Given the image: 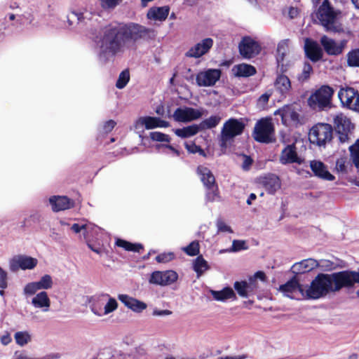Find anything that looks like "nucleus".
Returning <instances> with one entry per match:
<instances>
[{
    "mask_svg": "<svg viewBox=\"0 0 359 359\" xmlns=\"http://www.w3.org/2000/svg\"><path fill=\"white\" fill-rule=\"evenodd\" d=\"M93 15V11H89L87 8H81L77 11H72L68 15L67 19L69 25H72V20L76 18L78 23H86L87 20H90Z\"/></svg>",
    "mask_w": 359,
    "mask_h": 359,
    "instance_id": "obj_34",
    "label": "nucleus"
},
{
    "mask_svg": "<svg viewBox=\"0 0 359 359\" xmlns=\"http://www.w3.org/2000/svg\"><path fill=\"white\" fill-rule=\"evenodd\" d=\"M99 57L108 60L116 55L123 53L128 48L123 34L119 26L109 25L101 32L97 41Z\"/></svg>",
    "mask_w": 359,
    "mask_h": 359,
    "instance_id": "obj_1",
    "label": "nucleus"
},
{
    "mask_svg": "<svg viewBox=\"0 0 359 359\" xmlns=\"http://www.w3.org/2000/svg\"><path fill=\"white\" fill-rule=\"evenodd\" d=\"M8 273L0 266V288L6 289L8 287Z\"/></svg>",
    "mask_w": 359,
    "mask_h": 359,
    "instance_id": "obj_60",
    "label": "nucleus"
},
{
    "mask_svg": "<svg viewBox=\"0 0 359 359\" xmlns=\"http://www.w3.org/2000/svg\"><path fill=\"white\" fill-rule=\"evenodd\" d=\"M330 275L333 292L339 291L342 287H349L355 283L359 284V270L358 271H344ZM359 297V289L356 292Z\"/></svg>",
    "mask_w": 359,
    "mask_h": 359,
    "instance_id": "obj_6",
    "label": "nucleus"
},
{
    "mask_svg": "<svg viewBox=\"0 0 359 359\" xmlns=\"http://www.w3.org/2000/svg\"><path fill=\"white\" fill-rule=\"evenodd\" d=\"M15 343L20 346H24L32 341V335L28 331H19L15 333Z\"/></svg>",
    "mask_w": 359,
    "mask_h": 359,
    "instance_id": "obj_42",
    "label": "nucleus"
},
{
    "mask_svg": "<svg viewBox=\"0 0 359 359\" xmlns=\"http://www.w3.org/2000/svg\"><path fill=\"white\" fill-rule=\"evenodd\" d=\"M279 161L283 165L290 163L300 165L304 161L303 158L298 156L294 144L286 146L282 150Z\"/></svg>",
    "mask_w": 359,
    "mask_h": 359,
    "instance_id": "obj_24",
    "label": "nucleus"
},
{
    "mask_svg": "<svg viewBox=\"0 0 359 359\" xmlns=\"http://www.w3.org/2000/svg\"><path fill=\"white\" fill-rule=\"evenodd\" d=\"M318 266V263L316 259H306L293 264L292 270L294 273H304L316 269Z\"/></svg>",
    "mask_w": 359,
    "mask_h": 359,
    "instance_id": "obj_31",
    "label": "nucleus"
},
{
    "mask_svg": "<svg viewBox=\"0 0 359 359\" xmlns=\"http://www.w3.org/2000/svg\"><path fill=\"white\" fill-rule=\"evenodd\" d=\"M274 87L278 93L286 97L291 90L290 80L287 76L279 74L275 80Z\"/></svg>",
    "mask_w": 359,
    "mask_h": 359,
    "instance_id": "obj_30",
    "label": "nucleus"
},
{
    "mask_svg": "<svg viewBox=\"0 0 359 359\" xmlns=\"http://www.w3.org/2000/svg\"><path fill=\"white\" fill-rule=\"evenodd\" d=\"M272 95V90H269L262 94L257 101V106L259 109H264L268 104L270 97Z\"/></svg>",
    "mask_w": 359,
    "mask_h": 359,
    "instance_id": "obj_50",
    "label": "nucleus"
},
{
    "mask_svg": "<svg viewBox=\"0 0 359 359\" xmlns=\"http://www.w3.org/2000/svg\"><path fill=\"white\" fill-rule=\"evenodd\" d=\"M200 131L198 124H193L182 128L175 130V133L180 137L187 138L192 137Z\"/></svg>",
    "mask_w": 359,
    "mask_h": 359,
    "instance_id": "obj_38",
    "label": "nucleus"
},
{
    "mask_svg": "<svg viewBox=\"0 0 359 359\" xmlns=\"http://www.w3.org/2000/svg\"><path fill=\"white\" fill-rule=\"evenodd\" d=\"M149 135L151 139L154 141L165 142H169L170 141V138L168 135L161 132H151Z\"/></svg>",
    "mask_w": 359,
    "mask_h": 359,
    "instance_id": "obj_55",
    "label": "nucleus"
},
{
    "mask_svg": "<svg viewBox=\"0 0 359 359\" xmlns=\"http://www.w3.org/2000/svg\"><path fill=\"white\" fill-rule=\"evenodd\" d=\"M294 57L290 53V41H281L277 47L276 62L278 68L282 73L286 72L293 65Z\"/></svg>",
    "mask_w": 359,
    "mask_h": 359,
    "instance_id": "obj_10",
    "label": "nucleus"
},
{
    "mask_svg": "<svg viewBox=\"0 0 359 359\" xmlns=\"http://www.w3.org/2000/svg\"><path fill=\"white\" fill-rule=\"evenodd\" d=\"M347 62L349 66L359 67V48L348 53Z\"/></svg>",
    "mask_w": 359,
    "mask_h": 359,
    "instance_id": "obj_49",
    "label": "nucleus"
},
{
    "mask_svg": "<svg viewBox=\"0 0 359 359\" xmlns=\"http://www.w3.org/2000/svg\"><path fill=\"white\" fill-rule=\"evenodd\" d=\"M205 200L206 202H213L217 201L219 198L218 189L215 183L212 185V187L206 188Z\"/></svg>",
    "mask_w": 359,
    "mask_h": 359,
    "instance_id": "obj_48",
    "label": "nucleus"
},
{
    "mask_svg": "<svg viewBox=\"0 0 359 359\" xmlns=\"http://www.w3.org/2000/svg\"><path fill=\"white\" fill-rule=\"evenodd\" d=\"M274 128L269 119H261L254 129L253 136L256 141L264 143L271 142L273 140Z\"/></svg>",
    "mask_w": 359,
    "mask_h": 359,
    "instance_id": "obj_11",
    "label": "nucleus"
},
{
    "mask_svg": "<svg viewBox=\"0 0 359 359\" xmlns=\"http://www.w3.org/2000/svg\"><path fill=\"white\" fill-rule=\"evenodd\" d=\"M116 126V122L113 120L106 121L103 126L102 130L104 133H108L111 132Z\"/></svg>",
    "mask_w": 359,
    "mask_h": 359,
    "instance_id": "obj_63",
    "label": "nucleus"
},
{
    "mask_svg": "<svg viewBox=\"0 0 359 359\" xmlns=\"http://www.w3.org/2000/svg\"><path fill=\"white\" fill-rule=\"evenodd\" d=\"M130 73L128 69L121 72L118 76V80L116 83V87L118 89L123 88L129 82Z\"/></svg>",
    "mask_w": 359,
    "mask_h": 359,
    "instance_id": "obj_47",
    "label": "nucleus"
},
{
    "mask_svg": "<svg viewBox=\"0 0 359 359\" xmlns=\"http://www.w3.org/2000/svg\"><path fill=\"white\" fill-rule=\"evenodd\" d=\"M182 250L189 256H195L199 252V244L197 241H193L188 246L184 247Z\"/></svg>",
    "mask_w": 359,
    "mask_h": 359,
    "instance_id": "obj_51",
    "label": "nucleus"
},
{
    "mask_svg": "<svg viewBox=\"0 0 359 359\" xmlns=\"http://www.w3.org/2000/svg\"><path fill=\"white\" fill-rule=\"evenodd\" d=\"M221 116L219 115L211 116L198 124L200 131L206 129L215 128L221 121Z\"/></svg>",
    "mask_w": 359,
    "mask_h": 359,
    "instance_id": "obj_39",
    "label": "nucleus"
},
{
    "mask_svg": "<svg viewBox=\"0 0 359 359\" xmlns=\"http://www.w3.org/2000/svg\"><path fill=\"white\" fill-rule=\"evenodd\" d=\"M221 71L217 69H208L199 72L196 76V81L200 87L213 86L220 79Z\"/></svg>",
    "mask_w": 359,
    "mask_h": 359,
    "instance_id": "obj_16",
    "label": "nucleus"
},
{
    "mask_svg": "<svg viewBox=\"0 0 359 359\" xmlns=\"http://www.w3.org/2000/svg\"><path fill=\"white\" fill-rule=\"evenodd\" d=\"M178 278L177 273L172 270L165 271H156L153 272L149 278V283L158 285H168L175 283Z\"/></svg>",
    "mask_w": 359,
    "mask_h": 359,
    "instance_id": "obj_20",
    "label": "nucleus"
},
{
    "mask_svg": "<svg viewBox=\"0 0 359 359\" xmlns=\"http://www.w3.org/2000/svg\"><path fill=\"white\" fill-rule=\"evenodd\" d=\"M98 1L104 9H111L118 5L121 0H98Z\"/></svg>",
    "mask_w": 359,
    "mask_h": 359,
    "instance_id": "obj_59",
    "label": "nucleus"
},
{
    "mask_svg": "<svg viewBox=\"0 0 359 359\" xmlns=\"http://www.w3.org/2000/svg\"><path fill=\"white\" fill-rule=\"evenodd\" d=\"M312 72V66L309 63H304L302 73L297 76V80L301 83L306 81L310 78Z\"/></svg>",
    "mask_w": 359,
    "mask_h": 359,
    "instance_id": "obj_46",
    "label": "nucleus"
},
{
    "mask_svg": "<svg viewBox=\"0 0 359 359\" xmlns=\"http://www.w3.org/2000/svg\"><path fill=\"white\" fill-rule=\"evenodd\" d=\"M118 299L128 309L135 313H142L147 308V304L126 294H118Z\"/></svg>",
    "mask_w": 359,
    "mask_h": 359,
    "instance_id": "obj_23",
    "label": "nucleus"
},
{
    "mask_svg": "<svg viewBox=\"0 0 359 359\" xmlns=\"http://www.w3.org/2000/svg\"><path fill=\"white\" fill-rule=\"evenodd\" d=\"M39 281L42 285V288L43 290H49L52 288L53 285V280L52 277L50 275L46 274L43 275L40 279Z\"/></svg>",
    "mask_w": 359,
    "mask_h": 359,
    "instance_id": "obj_57",
    "label": "nucleus"
},
{
    "mask_svg": "<svg viewBox=\"0 0 359 359\" xmlns=\"http://www.w3.org/2000/svg\"><path fill=\"white\" fill-rule=\"evenodd\" d=\"M100 228L91 223H84L83 227V238L86 241H90V237L94 234H97Z\"/></svg>",
    "mask_w": 359,
    "mask_h": 359,
    "instance_id": "obj_44",
    "label": "nucleus"
},
{
    "mask_svg": "<svg viewBox=\"0 0 359 359\" xmlns=\"http://www.w3.org/2000/svg\"><path fill=\"white\" fill-rule=\"evenodd\" d=\"M337 13L330 6L327 0H324L319 7L317 17L321 25L327 31L332 32H341L343 27L337 20Z\"/></svg>",
    "mask_w": 359,
    "mask_h": 359,
    "instance_id": "obj_2",
    "label": "nucleus"
},
{
    "mask_svg": "<svg viewBox=\"0 0 359 359\" xmlns=\"http://www.w3.org/2000/svg\"><path fill=\"white\" fill-rule=\"evenodd\" d=\"M50 204L54 212L69 209L74 206V201L66 196H52L49 198Z\"/></svg>",
    "mask_w": 359,
    "mask_h": 359,
    "instance_id": "obj_28",
    "label": "nucleus"
},
{
    "mask_svg": "<svg viewBox=\"0 0 359 359\" xmlns=\"http://www.w3.org/2000/svg\"><path fill=\"white\" fill-rule=\"evenodd\" d=\"M349 151L355 172H358L359 169V140L349 147Z\"/></svg>",
    "mask_w": 359,
    "mask_h": 359,
    "instance_id": "obj_43",
    "label": "nucleus"
},
{
    "mask_svg": "<svg viewBox=\"0 0 359 359\" xmlns=\"http://www.w3.org/2000/svg\"><path fill=\"white\" fill-rule=\"evenodd\" d=\"M197 174L205 188L212 187V185L215 183V177L208 168L199 165L197 168Z\"/></svg>",
    "mask_w": 359,
    "mask_h": 359,
    "instance_id": "obj_33",
    "label": "nucleus"
},
{
    "mask_svg": "<svg viewBox=\"0 0 359 359\" xmlns=\"http://www.w3.org/2000/svg\"><path fill=\"white\" fill-rule=\"evenodd\" d=\"M116 245L128 251L140 252L142 249V246L140 244H133L120 238L116 240Z\"/></svg>",
    "mask_w": 359,
    "mask_h": 359,
    "instance_id": "obj_45",
    "label": "nucleus"
},
{
    "mask_svg": "<svg viewBox=\"0 0 359 359\" xmlns=\"http://www.w3.org/2000/svg\"><path fill=\"white\" fill-rule=\"evenodd\" d=\"M216 226H217L218 232L230 233H233L231 227L221 219H218L217 220Z\"/></svg>",
    "mask_w": 359,
    "mask_h": 359,
    "instance_id": "obj_56",
    "label": "nucleus"
},
{
    "mask_svg": "<svg viewBox=\"0 0 359 359\" xmlns=\"http://www.w3.org/2000/svg\"><path fill=\"white\" fill-rule=\"evenodd\" d=\"M169 126L168 121L160 118L151 116H142L136 120L134 129L137 133H142L145 129L151 130L156 128H167Z\"/></svg>",
    "mask_w": 359,
    "mask_h": 359,
    "instance_id": "obj_13",
    "label": "nucleus"
},
{
    "mask_svg": "<svg viewBox=\"0 0 359 359\" xmlns=\"http://www.w3.org/2000/svg\"><path fill=\"white\" fill-rule=\"evenodd\" d=\"M245 126L242 119L231 118L225 121L222 128L219 137L221 147L226 148L236 137L241 135Z\"/></svg>",
    "mask_w": 359,
    "mask_h": 359,
    "instance_id": "obj_4",
    "label": "nucleus"
},
{
    "mask_svg": "<svg viewBox=\"0 0 359 359\" xmlns=\"http://www.w3.org/2000/svg\"><path fill=\"white\" fill-rule=\"evenodd\" d=\"M13 359H47L46 358L43 357V358H31L29 356H28L27 355H26L25 353H18L16 352L15 353V356H14V358Z\"/></svg>",
    "mask_w": 359,
    "mask_h": 359,
    "instance_id": "obj_64",
    "label": "nucleus"
},
{
    "mask_svg": "<svg viewBox=\"0 0 359 359\" xmlns=\"http://www.w3.org/2000/svg\"><path fill=\"white\" fill-rule=\"evenodd\" d=\"M233 74L236 76L248 77L255 74L256 69L250 65L242 63L234 66L232 69Z\"/></svg>",
    "mask_w": 359,
    "mask_h": 359,
    "instance_id": "obj_36",
    "label": "nucleus"
},
{
    "mask_svg": "<svg viewBox=\"0 0 359 359\" xmlns=\"http://www.w3.org/2000/svg\"><path fill=\"white\" fill-rule=\"evenodd\" d=\"M38 264V260L25 255H17L13 256L8 262L9 269L12 272L21 270H32Z\"/></svg>",
    "mask_w": 359,
    "mask_h": 359,
    "instance_id": "obj_12",
    "label": "nucleus"
},
{
    "mask_svg": "<svg viewBox=\"0 0 359 359\" xmlns=\"http://www.w3.org/2000/svg\"><path fill=\"white\" fill-rule=\"evenodd\" d=\"M346 43L347 41L346 40H342L338 43L325 35L320 38V43L322 46L327 54L330 55H338L342 53L346 46Z\"/></svg>",
    "mask_w": 359,
    "mask_h": 359,
    "instance_id": "obj_22",
    "label": "nucleus"
},
{
    "mask_svg": "<svg viewBox=\"0 0 359 359\" xmlns=\"http://www.w3.org/2000/svg\"><path fill=\"white\" fill-rule=\"evenodd\" d=\"M266 186L270 193H274L280 187L279 179L276 176L270 177L266 182Z\"/></svg>",
    "mask_w": 359,
    "mask_h": 359,
    "instance_id": "obj_54",
    "label": "nucleus"
},
{
    "mask_svg": "<svg viewBox=\"0 0 359 359\" xmlns=\"http://www.w3.org/2000/svg\"><path fill=\"white\" fill-rule=\"evenodd\" d=\"M281 116L283 124L287 125L288 122H297L299 121V114L292 105H286L278 109L275 113Z\"/></svg>",
    "mask_w": 359,
    "mask_h": 359,
    "instance_id": "obj_29",
    "label": "nucleus"
},
{
    "mask_svg": "<svg viewBox=\"0 0 359 359\" xmlns=\"http://www.w3.org/2000/svg\"><path fill=\"white\" fill-rule=\"evenodd\" d=\"M193 269L197 273V277L199 278L204 272L209 269V265L202 256H198L194 261Z\"/></svg>",
    "mask_w": 359,
    "mask_h": 359,
    "instance_id": "obj_40",
    "label": "nucleus"
},
{
    "mask_svg": "<svg viewBox=\"0 0 359 359\" xmlns=\"http://www.w3.org/2000/svg\"><path fill=\"white\" fill-rule=\"evenodd\" d=\"M338 97L343 106L359 111V93L356 90L350 87L341 88Z\"/></svg>",
    "mask_w": 359,
    "mask_h": 359,
    "instance_id": "obj_14",
    "label": "nucleus"
},
{
    "mask_svg": "<svg viewBox=\"0 0 359 359\" xmlns=\"http://www.w3.org/2000/svg\"><path fill=\"white\" fill-rule=\"evenodd\" d=\"M333 292L329 274H318L309 286H305L306 299H319Z\"/></svg>",
    "mask_w": 359,
    "mask_h": 359,
    "instance_id": "obj_3",
    "label": "nucleus"
},
{
    "mask_svg": "<svg viewBox=\"0 0 359 359\" xmlns=\"http://www.w3.org/2000/svg\"><path fill=\"white\" fill-rule=\"evenodd\" d=\"M118 306L115 298L107 293H102L94 298L90 310L97 317H104L115 311Z\"/></svg>",
    "mask_w": 359,
    "mask_h": 359,
    "instance_id": "obj_5",
    "label": "nucleus"
},
{
    "mask_svg": "<svg viewBox=\"0 0 359 359\" xmlns=\"http://www.w3.org/2000/svg\"><path fill=\"white\" fill-rule=\"evenodd\" d=\"M241 157L242 158L243 160V163L241 165L242 168L244 170H248L252 164V159L250 156L246 155H241Z\"/></svg>",
    "mask_w": 359,
    "mask_h": 359,
    "instance_id": "obj_62",
    "label": "nucleus"
},
{
    "mask_svg": "<svg viewBox=\"0 0 359 359\" xmlns=\"http://www.w3.org/2000/svg\"><path fill=\"white\" fill-rule=\"evenodd\" d=\"M43 290L42 285L39 280L27 283L23 287V294L25 297L33 296L37 291Z\"/></svg>",
    "mask_w": 359,
    "mask_h": 359,
    "instance_id": "obj_41",
    "label": "nucleus"
},
{
    "mask_svg": "<svg viewBox=\"0 0 359 359\" xmlns=\"http://www.w3.org/2000/svg\"><path fill=\"white\" fill-rule=\"evenodd\" d=\"M248 249L245 241L241 240H234L230 249H227L228 252H238L242 250Z\"/></svg>",
    "mask_w": 359,
    "mask_h": 359,
    "instance_id": "obj_53",
    "label": "nucleus"
},
{
    "mask_svg": "<svg viewBox=\"0 0 359 359\" xmlns=\"http://www.w3.org/2000/svg\"><path fill=\"white\" fill-rule=\"evenodd\" d=\"M31 304L35 309H40L43 312H48L50 310L51 302L48 293L46 291H41L34 294Z\"/></svg>",
    "mask_w": 359,
    "mask_h": 359,
    "instance_id": "obj_26",
    "label": "nucleus"
},
{
    "mask_svg": "<svg viewBox=\"0 0 359 359\" xmlns=\"http://www.w3.org/2000/svg\"><path fill=\"white\" fill-rule=\"evenodd\" d=\"M280 290L284 295L292 299L305 298V286L299 285L297 280L292 278L280 286Z\"/></svg>",
    "mask_w": 359,
    "mask_h": 359,
    "instance_id": "obj_19",
    "label": "nucleus"
},
{
    "mask_svg": "<svg viewBox=\"0 0 359 359\" xmlns=\"http://www.w3.org/2000/svg\"><path fill=\"white\" fill-rule=\"evenodd\" d=\"M120 27L126 43L128 40L135 41L140 39H151L156 36V32L153 29L138 24L130 23L120 25Z\"/></svg>",
    "mask_w": 359,
    "mask_h": 359,
    "instance_id": "obj_8",
    "label": "nucleus"
},
{
    "mask_svg": "<svg viewBox=\"0 0 359 359\" xmlns=\"http://www.w3.org/2000/svg\"><path fill=\"white\" fill-rule=\"evenodd\" d=\"M170 11L168 6L153 7L147 13V18L154 21L163 22L167 18Z\"/></svg>",
    "mask_w": 359,
    "mask_h": 359,
    "instance_id": "obj_32",
    "label": "nucleus"
},
{
    "mask_svg": "<svg viewBox=\"0 0 359 359\" xmlns=\"http://www.w3.org/2000/svg\"><path fill=\"white\" fill-rule=\"evenodd\" d=\"M332 137V128L330 124L319 123L313 126L309 131V139L311 143L319 147L325 146Z\"/></svg>",
    "mask_w": 359,
    "mask_h": 359,
    "instance_id": "obj_9",
    "label": "nucleus"
},
{
    "mask_svg": "<svg viewBox=\"0 0 359 359\" xmlns=\"http://www.w3.org/2000/svg\"><path fill=\"white\" fill-rule=\"evenodd\" d=\"M175 258V255L173 252H164L158 255L156 257V260L158 263H167L170 262Z\"/></svg>",
    "mask_w": 359,
    "mask_h": 359,
    "instance_id": "obj_58",
    "label": "nucleus"
},
{
    "mask_svg": "<svg viewBox=\"0 0 359 359\" xmlns=\"http://www.w3.org/2000/svg\"><path fill=\"white\" fill-rule=\"evenodd\" d=\"M310 168L315 176L328 181H333L334 176L327 170V166L321 161L313 160L310 161Z\"/></svg>",
    "mask_w": 359,
    "mask_h": 359,
    "instance_id": "obj_27",
    "label": "nucleus"
},
{
    "mask_svg": "<svg viewBox=\"0 0 359 359\" xmlns=\"http://www.w3.org/2000/svg\"><path fill=\"white\" fill-rule=\"evenodd\" d=\"M304 50L306 56L313 62H317L323 57V50L319 44L312 39H305Z\"/></svg>",
    "mask_w": 359,
    "mask_h": 359,
    "instance_id": "obj_25",
    "label": "nucleus"
},
{
    "mask_svg": "<svg viewBox=\"0 0 359 359\" xmlns=\"http://www.w3.org/2000/svg\"><path fill=\"white\" fill-rule=\"evenodd\" d=\"M334 123L340 142L344 143L346 142L351 129L353 128L350 119L343 114H339L334 116Z\"/></svg>",
    "mask_w": 359,
    "mask_h": 359,
    "instance_id": "obj_15",
    "label": "nucleus"
},
{
    "mask_svg": "<svg viewBox=\"0 0 359 359\" xmlns=\"http://www.w3.org/2000/svg\"><path fill=\"white\" fill-rule=\"evenodd\" d=\"M210 294H212L214 299L219 302H225L229 299H236V294L233 289L229 287H224L219 291L210 290Z\"/></svg>",
    "mask_w": 359,
    "mask_h": 359,
    "instance_id": "obj_35",
    "label": "nucleus"
},
{
    "mask_svg": "<svg viewBox=\"0 0 359 359\" xmlns=\"http://www.w3.org/2000/svg\"><path fill=\"white\" fill-rule=\"evenodd\" d=\"M248 283L245 281H237L234 283L235 290L237 291L238 294L243 297H248Z\"/></svg>",
    "mask_w": 359,
    "mask_h": 359,
    "instance_id": "obj_52",
    "label": "nucleus"
},
{
    "mask_svg": "<svg viewBox=\"0 0 359 359\" xmlns=\"http://www.w3.org/2000/svg\"><path fill=\"white\" fill-rule=\"evenodd\" d=\"M203 115V109H194L188 107L177 108L174 114L173 118L178 122H189L198 119Z\"/></svg>",
    "mask_w": 359,
    "mask_h": 359,
    "instance_id": "obj_17",
    "label": "nucleus"
},
{
    "mask_svg": "<svg viewBox=\"0 0 359 359\" xmlns=\"http://www.w3.org/2000/svg\"><path fill=\"white\" fill-rule=\"evenodd\" d=\"M185 147L188 150L189 152L192 154L199 153L201 155H204V151L201 148L197 145H196L194 143H186Z\"/></svg>",
    "mask_w": 359,
    "mask_h": 359,
    "instance_id": "obj_61",
    "label": "nucleus"
},
{
    "mask_svg": "<svg viewBox=\"0 0 359 359\" xmlns=\"http://www.w3.org/2000/svg\"><path fill=\"white\" fill-rule=\"evenodd\" d=\"M241 55L247 59L252 58L258 55L261 50L260 45L255 40L249 36L243 38L238 46Z\"/></svg>",
    "mask_w": 359,
    "mask_h": 359,
    "instance_id": "obj_18",
    "label": "nucleus"
},
{
    "mask_svg": "<svg viewBox=\"0 0 359 359\" xmlns=\"http://www.w3.org/2000/svg\"><path fill=\"white\" fill-rule=\"evenodd\" d=\"M336 171L341 175H346L349 172H356L355 168H353L350 161L346 158L337 159L336 162Z\"/></svg>",
    "mask_w": 359,
    "mask_h": 359,
    "instance_id": "obj_37",
    "label": "nucleus"
},
{
    "mask_svg": "<svg viewBox=\"0 0 359 359\" xmlns=\"http://www.w3.org/2000/svg\"><path fill=\"white\" fill-rule=\"evenodd\" d=\"M334 90L328 86H323L308 99L309 105L313 109L323 110L331 106Z\"/></svg>",
    "mask_w": 359,
    "mask_h": 359,
    "instance_id": "obj_7",
    "label": "nucleus"
},
{
    "mask_svg": "<svg viewBox=\"0 0 359 359\" xmlns=\"http://www.w3.org/2000/svg\"><path fill=\"white\" fill-rule=\"evenodd\" d=\"M213 43L211 38L203 39L191 46L185 55L188 57L199 58L210 51Z\"/></svg>",
    "mask_w": 359,
    "mask_h": 359,
    "instance_id": "obj_21",
    "label": "nucleus"
}]
</instances>
